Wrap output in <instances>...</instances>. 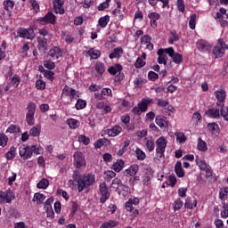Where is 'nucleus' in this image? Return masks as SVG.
Segmentation results:
<instances>
[{
	"mask_svg": "<svg viewBox=\"0 0 228 228\" xmlns=\"http://www.w3.org/2000/svg\"><path fill=\"white\" fill-rule=\"evenodd\" d=\"M73 180L77 183L78 193H81L86 188H90V186L94 185V183H95V175L86 174L81 175L75 172L73 174Z\"/></svg>",
	"mask_w": 228,
	"mask_h": 228,
	"instance_id": "nucleus-1",
	"label": "nucleus"
},
{
	"mask_svg": "<svg viewBox=\"0 0 228 228\" xmlns=\"http://www.w3.org/2000/svg\"><path fill=\"white\" fill-rule=\"evenodd\" d=\"M123 184L122 183V180H120V178H114L112 180V183H111V186L112 188H114L115 190H118L120 188V185Z\"/></svg>",
	"mask_w": 228,
	"mask_h": 228,
	"instance_id": "nucleus-51",
	"label": "nucleus"
},
{
	"mask_svg": "<svg viewBox=\"0 0 228 228\" xmlns=\"http://www.w3.org/2000/svg\"><path fill=\"white\" fill-rule=\"evenodd\" d=\"M37 22L38 24H41V26H46V24H52L54 26V24H56V16L53 12H49L44 17L38 18Z\"/></svg>",
	"mask_w": 228,
	"mask_h": 228,
	"instance_id": "nucleus-7",
	"label": "nucleus"
},
{
	"mask_svg": "<svg viewBox=\"0 0 228 228\" xmlns=\"http://www.w3.org/2000/svg\"><path fill=\"white\" fill-rule=\"evenodd\" d=\"M122 133V127L118 125H115L111 128L107 130V134L109 136L115 138V136H118Z\"/></svg>",
	"mask_w": 228,
	"mask_h": 228,
	"instance_id": "nucleus-17",
	"label": "nucleus"
},
{
	"mask_svg": "<svg viewBox=\"0 0 228 228\" xmlns=\"http://www.w3.org/2000/svg\"><path fill=\"white\" fill-rule=\"evenodd\" d=\"M94 69L97 72V74H99V76H102V74H104V72H106V66L104 65V63L98 61L95 63Z\"/></svg>",
	"mask_w": 228,
	"mask_h": 228,
	"instance_id": "nucleus-30",
	"label": "nucleus"
},
{
	"mask_svg": "<svg viewBox=\"0 0 228 228\" xmlns=\"http://www.w3.org/2000/svg\"><path fill=\"white\" fill-rule=\"evenodd\" d=\"M152 102V99H142L141 102L138 103V107L142 110V113H145L149 108V104Z\"/></svg>",
	"mask_w": 228,
	"mask_h": 228,
	"instance_id": "nucleus-21",
	"label": "nucleus"
},
{
	"mask_svg": "<svg viewBox=\"0 0 228 228\" xmlns=\"http://www.w3.org/2000/svg\"><path fill=\"white\" fill-rule=\"evenodd\" d=\"M183 200L181 199H177L173 203L174 211H179L181 208H183Z\"/></svg>",
	"mask_w": 228,
	"mask_h": 228,
	"instance_id": "nucleus-49",
	"label": "nucleus"
},
{
	"mask_svg": "<svg viewBox=\"0 0 228 228\" xmlns=\"http://www.w3.org/2000/svg\"><path fill=\"white\" fill-rule=\"evenodd\" d=\"M45 77H46V79H49V81H54V71L45 70Z\"/></svg>",
	"mask_w": 228,
	"mask_h": 228,
	"instance_id": "nucleus-63",
	"label": "nucleus"
},
{
	"mask_svg": "<svg viewBox=\"0 0 228 228\" xmlns=\"http://www.w3.org/2000/svg\"><path fill=\"white\" fill-rule=\"evenodd\" d=\"M38 190H47L49 188V180L47 178L41 179L37 184Z\"/></svg>",
	"mask_w": 228,
	"mask_h": 228,
	"instance_id": "nucleus-34",
	"label": "nucleus"
},
{
	"mask_svg": "<svg viewBox=\"0 0 228 228\" xmlns=\"http://www.w3.org/2000/svg\"><path fill=\"white\" fill-rule=\"evenodd\" d=\"M175 172L177 177H183L184 175V170L183 169V163L181 161H177L175 165Z\"/></svg>",
	"mask_w": 228,
	"mask_h": 228,
	"instance_id": "nucleus-29",
	"label": "nucleus"
},
{
	"mask_svg": "<svg viewBox=\"0 0 228 228\" xmlns=\"http://www.w3.org/2000/svg\"><path fill=\"white\" fill-rule=\"evenodd\" d=\"M198 150L200 151L201 152H206L208 151V143L202 138L198 139Z\"/></svg>",
	"mask_w": 228,
	"mask_h": 228,
	"instance_id": "nucleus-40",
	"label": "nucleus"
},
{
	"mask_svg": "<svg viewBox=\"0 0 228 228\" xmlns=\"http://www.w3.org/2000/svg\"><path fill=\"white\" fill-rule=\"evenodd\" d=\"M118 190H119V195L121 194L123 197H127L131 191L129 186L124 184H121Z\"/></svg>",
	"mask_w": 228,
	"mask_h": 228,
	"instance_id": "nucleus-41",
	"label": "nucleus"
},
{
	"mask_svg": "<svg viewBox=\"0 0 228 228\" xmlns=\"http://www.w3.org/2000/svg\"><path fill=\"white\" fill-rule=\"evenodd\" d=\"M159 1L163 4V8H170V5L168 4V3H170V0H148V3L149 4H151V6H156Z\"/></svg>",
	"mask_w": 228,
	"mask_h": 228,
	"instance_id": "nucleus-33",
	"label": "nucleus"
},
{
	"mask_svg": "<svg viewBox=\"0 0 228 228\" xmlns=\"http://www.w3.org/2000/svg\"><path fill=\"white\" fill-rule=\"evenodd\" d=\"M87 54L92 60H97L101 58V52L95 48H90L87 51Z\"/></svg>",
	"mask_w": 228,
	"mask_h": 228,
	"instance_id": "nucleus-28",
	"label": "nucleus"
},
{
	"mask_svg": "<svg viewBox=\"0 0 228 228\" xmlns=\"http://www.w3.org/2000/svg\"><path fill=\"white\" fill-rule=\"evenodd\" d=\"M215 58H222L225 54V48L223 46H215L213 49Z\"/></svg>",
	"mask_w": 228,
	"mask_h": 228,
	"instance_id": "nucleus-26",
	"label": "nucleus"
},
{
	"mask_svg": "<svg viewBox=\"0 0 228 228\" xmlns=\"http://www.w3.org/2000/svg\"><path fill=\"white\" fill-rule=\"evenodd\" d=\"M168 48H160L158 50L157 54H158V59L157 61L159 65H167V61H168Z\"/></svg>",
	"mask_w": 228,
	"mask_h": 228,
	"instance_id": "nucleus-10",
	"label": "nucleus"
},
{
	"mask_svg": "<svg viewBox=\"0 0 228 228\" xmlns=\"http://www.w3.org/2000/svg\"><path fill=\"white\" fill-rule=\"evenodd\" d=\"M67 124L69 126V129H77V127H79V126H81V122H79V120L74 119V118H69L67 120Z\"/></svg>",
	"mask_w": 228,
	"mask_h": 228,
	"instance_id": "nucleus-32",
	"label": "nucleus"
},
{
	"mask_svg": "<svg viewBox=\"0 0 228 228\" xmlns=\"http://www.w3.org/2000/svg\"><path fill=\"white\" fill-rule=\"evenodd\" d=\"M36 88L37 90H45V82L42 79L36 81Z\"/></svg>",
	"mask_w": 228,
	"mask_h": 228,
	"instance_id": "nucleus-55",
	"label": "nucleus"
},
{
	"mask_svg": "<svg viewBox=\"0 0 228 228\" xmlns=\"http://www.w3.org/2000/svg\"><path fill=\"white\" fill-rule=\"evenodd\" d=\"M118 224L119 223L117 220H109L107 222L102 223L100 228H114L118 227Z\"/></svg>",
	"mask_w": 228,
	"mask_h": 228,
	"instance_id": "nucleus-31",
	"label": "nucleus"
},
{
	"mask_svg": "<svg viewBox=\"0 0 228 228\" xmlns=\"http://www.w3.org/2000/svg\"><path fill=\"white\" fill-rule=\"evenodd\" d=\"M135 154H136V158H137L138 161H143L145 159V158H147L145 151L140 148H136Z\"/></svg>",
	"mask_w": 228,
	"mask_h": 228,
	"instance_id": "nucleus-43",
	"label": "nucleus"
},
{
	"mask_svg": "<svg viewBox=\"0 0 228 228\" xmlns=\"http://www.w3.org/2000/svg\"><path fill=\"white\" fill-rule=\"evenodd\" d=\"M148 78L150 81H156L159 79V75L154 71H149L148 73Z\"/></svg>",
	"mask_w": 228,
	"mask_h": 228,
	"instance_id": "nucleus-57",
	"label": "nucleus"
},
{
	"mask_svg": "<svg viewBox=\"0 0 228 228\" xmlns=\"http://www.w3.org/2000/svg\"><path fill=\"white\" fill-rule=\"evenodd\" d=\"M167 51L168 56L172 58L174 63H175L176 65L183 63V55L179 53H175V51L174 50V47H169L167 48Z\"/></svg>",
	"mask_w": 228,
	"mask_h": 228,
	"instance_id": "nucleus-11",
	"label": "nucleus"
},
{
	"mask_svg": "<svg viewBox=\"0 0 228 228\" xmlns=\"http://www.w3.org/2000/svg\"><path fill=\"white\" fill-rule=\"evenodd\" d=\"M17 35L20 38H24L26 40H33L36 37L35 29L29 27L28 28H20L17 29Z\"/></svg>",
	"mask_w": 228,
	"mask_h": 228,
	"instance_id": "nucleus-5",
	"label": "nucleus"
},
{
	"mask_svg": "<svg viewBox=\"0 0 228 228\" xmlns=\"http://www.w3.org/2000/svg\"><path fill=\"white\" fill-rule=\"evenodd\" d=\"M8 145V136L0 132V147H6Z\"/></svg>",
	"mask_w": 228,
	"mask_h": 228,
	"instance_id": "nucleus-48",
	"label": "nucleus"
},
{
	"mask_svg": "<svg viewBox=\"0 0 228 228\" xmlns=\"http://www.w3.org/2000/svg\"><path fill=\"white\" fill-rule=\"evenodd\" d=\"M37 44L39 51H43V53H45V51H47V38L38 37Z\"/></svg>",
	"mask_w": 228,
	"mask_h": 228,
	"instance_id": "nucleus-20",
	"label": "nucleus"
},
{
	"mask_svg": "<svg viewBox=\"0 0 228 228\" xmlns=\"http://www.w3.org/2000/svg\"><path fill=\"white\" fill-rule=\"evenodd\" d=\"M147 65V62L143 61V59L138 57L135 63L134 67L135 69H142V67H145Z\"/></svg>",
	"mask_w": 228,
	"mask_h": 228,
	"instance_id": "nucleus-52",
	"label": "nucleus"
},
{
	"mask_svg": "<svg viewBox=\"0 0 228 228\" xmlns=\"http://www.w3.org/2000/svg\"><path fill=\"white\" fill-rule=\"evenodd\" d=\"M197 165L200 168V170H207L208 167H209V165L206 163V160H197Z\"/></svg>",
	"mask_w": 228,
	"mask_h": 228,
	"instance_id": "nucleus-62",
	"label": "nucleus"
},
{
	"mask_svg": "<svg viewBox=\"0 0 228 228\" xmlns=\"http://www.w3.org/2000/svg\"><path fill=\"white\" fill-rule=\"evenodd\" d=\"M78 142H80V143H83V145H89L90 138L86 137V135H79Z\"/></svg>",
	"mask_w": 228,
	"mask_h": 228,
	"instance_id": "nucleus-58",
	"label": "nucleus"
},
{
	"mask_svg": "<svg viewBox=\"0 0 228 228\" xmlns=\"http://www.w3.org/2000/svg\"><path fill=\"white\" fill-rule=\"evenodd\" d=\"M151 40L152 37H151L149 35H144L141 37V44H142V45H147Z\"/></svg>",
	"mask_w": 228,
	"mask_h": 228,
	"instance_id": "nucleus-60",
	"label": "nucleus"
},
{
	"mask_svg": "<svg viewBox=\"0 0 228 228\" xmlns=\"http://www.w3.org/2000/svg\"><path fill=\"white\" fill-rule=\"evenodd\" d=\"M11 85H12V86H15L17 88V86L20 85V77H18V75H14L11 80Z\"/></svg>",
	"mask_w": 228,
	"mask_h": 228,
	"instance_id": "nucleus-56",
	"label": "nucleus"
},
{
	"mask_svg": "<svg viewBox=\"0 0 228 228\" xmlns=\"http://www.w3.org/2000/svg\"><path fill=\"white\" fill-rule=\"evenodd\" d=\"M195 26H197V14H191L189 20V28L195 29Z\"/></svg>",
	"mask_w": 228,
	"mask_h": 228,
	"instance_id": "nucleus-45",
	"label": "nucleus"
},
{
	"mask_svg": "<svg viewBox=\"0 0 228 228\" xmlns=\"http://www.w3.org/2000/svg\"><path fill=\"white\" fill-rule=\"evenodd\" d=\"M144 145L148 152H153L154 149H156V144L152 136H148L144 138Z\"/></svg>",
	"mask_w": 228,
	"mask_h": 228,
	"instance_id": "nucleus-15",
	"label": "nucleus"
},
{
	"mask_svg": "<svg viewBox=\"0 0 228 228\" xmlns=\"http://www.w3.org/2000/svg\"><path fill=\"white\" fill-rule=\"evenodd\" d=\"M63 4H65V0H56L54 2V6H57L60 10V14L63 15L65 13V9H63Z\"/></svg>",
	"mask_w": 228,
	"mask_h": 228,
	"instance_id": "nucleus-44",
	"label": "nucleus"
},
{
	"mask_svg": "<svg viewBox=\"0 0 228 228\" xmlns=\"http://www.w3.org/2000/svg\"><path fill=\"white\" fill-rule=\"evenodd\" d=\"M167 138H165V136H161L159 137L157 141H156V156L157 158H159V159H161V158H165V151L167 149Z\"/></svg>",
	"mask_w": 228,
	"mask_h": 228,
	"instance_id": "nucleus-4",
	"label": "nucleus"
},
{
	"mask_svg": "<svg viewBox=\"0 0 228 228\" xmlns=\"http://www.w3.org/2000/svg\"><path fill=\"white\" fill-rule=\"evenodd\" d=\"M43 153L44 148H42V146L22 144L19 148L20 157L22 158L24 161L30 159L33 154L40 155Z\"/></svg>",
	"mask_w": 228,
	"mask_h": 228,
	"instance_id": "nucleus-2",
	"label": "nucleus"
},
{
	"mask_svg": "<svg viewBox=\"0 0 228 228\" xmlns=\"http://www.w3.org/2000/svg\"><path fill=\"white\" fill-rule=\"evenodd\" d=\"M13 6L15 4L12 0H4V8L8 13H12V10H13Z\"/></svg>",
	"mask_w": 228,
	"mask_h": 228,
	"instance_id": "nucleus-37",
	"label": "nucleus"
},
{
	"mask_svg": "<svg viewBox=\"0 0 228 228\" xmlns=\"http://www.w3.org/2000/svg\"><path fill=\"white\" fill-rule=\"evenodd\" d=\"M214 95L216 99V106L219 108H223V106H225V99H227V92H225L224 89H218L214 92Z\"/></svg>",
	"mask_w": 228,
	"mask_h": 228,
	"instance_id": "nucleus-8",
	"label": "nucleus"
},
{
	"mask_svg": "<svg viewBox=\"0 0 228 228\" xmlns=\"http://www.w3.org/2000/svg\"><path fill=\"white\" fill-rule=\"evenodd\" d=\"M33 202H37V204H44V200H45V195L37 192L34 194Z\"/></svg>",
	"mask_w": 228,
	"mask_h": 228,
	"instance_id": "nucleus-38",
	"label": "nucleus"
},
{
	"mask_svg": "<svg viewBox=\"0 0 228 228\" xmlns=\"http://www.w3.org/2000/svg\"><path fill=\"white\" fill-rule=\"evenodd\" d=\"M138 170H140V167H138L136 164H134L124 171V175L126 177L129 175L133 177V175H136V174H138Z\"/></svg>",
	"mask_w": 228,
	"mask_h": 228,
	"instance_id": "nucleus-16",
	"label": "nucleus"
},
{
	"mask_svg": "<svg viewBox=\"0 0 228 228\" xmlns=\"http://www.w3.org/2000/svg\"><path fill=\"white\" fill-rule=\"evenodd\" d=\"M40 133H42V126L40 125H36L30 128L29 136L37 138V136H40Z\"/></svg>",
	"mask_w": 228,
	"mask_h": 228,
	"instance_id": "nucleus-25",
	"label": "nucleus"
},
{
	"mask_svg": "<svg viewBox=\"0 0 228 228\" xmlns=\"http://www.w3.org/2000/svg\"><path fill=\"white\" fill-rule=\"evenodd\" d=\"M207 127L211 131L212 134H220V126L216 122L208 123Z\"/></svg>",
	"mask_w": 228,
	"mask_h": 228,
	"instance_id": "nucleus-23",
	"label": "nucleus"
},
{
	"mask_svg": "<svg viewBox=\"0 0 228 228\" xmlns=\"http://www.w3.org/2000/svg\"><path fill=\"white\" fill-rule=\"evenodd\" d=\"M124 54V49L122 47L114 48L113 52L110 53V60H113L115 58H120Z\"/></svg>",
	"mask_w": 228,
	"mask_h": 228,
	"instance_id": "nucleus-22",
	"label": "nucleus"
},
{
	"mask_svg": "<svg viewBox=\"0 0 228 228\" xmlns=\"http://www.w3.org/2000/svg\"><path fill=\"white\" fill-rule=\"evenodd\" d=\"M126 164V162H124V160L122 159H118L117 160L116 163H114L112 165V170L116 171V172H120L122 170V168H124V165Z\"/></svg>",
	"mask_w": 228,
	"mask_h": 228,
	"instance_id": "nucleus-36",
	"label": "nucleus"
},
{
	"mask_svg": "<svg viewBox=\"0 0 228 228\" xmlns=\"http://www.w3.org/2000/svg\"><path fill=\"white\" fill-rule=\"evenodd\" d=\"M76 110H85V108H86V101L82 100V99H78L77 101V103L75 105Z\"/></svg>",
	"mask_w": 228,
	"mask_h": 228,
	"instance_id": "nucleus-46",
	"label": "nucleus"
},
{
	"mask_svg": "<svg viewBox=\"0 0 228 228\" xmlns=\"http://www.w3.org/2000/svg\"><path fill=\"white\" fill-rule=\"evenodd\" d=\"M28 51H29V43H25L22 46L21 54L23 58H26L28 56Z\"/></svg>",
	"mask_w": 228,
	"mask_h": 228,
	"instance_id": "nucleus-64",
	"label": "nucleus"
},
{
	"mask_svg": "<svg viewBox=\"0 0 228 228\" xmlns=\"http://www.w3.org/2000/svg\"><path fill=\"white\" fill-rule=\"evenodd\" d=\"M175 136L177 143H186L187 137L183 132H175Z\"/></svg>",
	"mask_w": 228,
	"mask_h": 228,
	"instance_id": "nucleus-35",
	"label": "nucleus"
},
{
	"mask_svg": "<svg viewBox=\"0 0 228 228\" xmlns=\"http://www.w3.org/2000/svg\"><path fill=\"white\" fill-rule=\"evenodd\" d=\"M105 181H107V183H110V181H111V179H114V177H117V173L113 172V171H107L105 172Z\"/></svg>",
	"mask_w": 228,
	"mask_h": 228,
	"instance_id": "nucleus-53",
	"label": "nucleus"
},
{
	"mask_svg": "<svg viewBox=\"0 0 228 228\" xmlns=\"http://www.w3.org/2000/svg\"><path fill=\"white\" fill-rule=\"evenodd\" d=\"M205 115L208 117V118H220V109H208Z\"/></svg>",
	"mask_w": 228,
	"mask_h": 228,
	"instance_id": "nucleus-19",
	"label": "nucleus"
},
{
	"mask_svg": "<svg viewBox=\"0 0 228 228\" xmlns=\"http://www.w3.org/2000/svg\"><path fill=\"white\" fill-rule=\"evenodd\" d=\"M76 89L72 87H69V86H65L62 89L61 97H70V95H75Z\"/></svg>",
	"mask_w": 228,
	"mask_h": 228,
	"instance_id": "nucleus-27",
	"label": "nucleus"
},
{
	"mask_svg": "<svg viewBox=\"0 0 228 228\" xmlns=\"http://www.w3.org/2000/svg\"><path fill=\"white\" fill-rule=\"evenodd\" d=\"M26 122L28 126H35V113L37 111V104L30 102L27 105Z\"/></svg>",
	"mask_w": 228,
	"mask_h": 228,
	"instance_id": "nucleus-3",
	"label": "nucleus"
},
{
	"mask_svg": "<svg viewBox=\"0 0 228 228\" xmlns=\"http://www.w3.org/2000/svg\"><path fill=\"white\" fill-rule=\"evenodd\" d=\"M122 69L123 67L119 63H117L114 66H110L108 69V72L110 76H116L117 73L122 72Z\"/></svg>",
	"mask_w": 228,
	"mask_h": 228,
	"instance_id": "nucleus-24",
	"label": "nucleus"
},
{
	"mask_svg": "<svg viewBox=\"0 0 228 228\" xmlns=\"http://www.w3.org/2000/svg\"><path fill=\"white\" fill-rule=\"evenodd\" d=\"M220 115L221 117H223L225 122H228V107H225V105L223 107H220Z\"/></svg>",
	"mask_w": 228,
	"mask_h": 228,
	"instance_id": "nucleus-47",
	"label": "nucleus"
},
{
	"mask_svg": "<svg viewBox=\"0 0 228 228\" xmlns=\"http://www.w3.org/2000/svg\"><path fill=\"white\" fill-rule=\"evenodd\" d=\"M196 47L201 53H209L211 51V45L204 39H200L196 43Z\"/></svg>",
	"mask_w": 228,
	"mask_h": 228,
	"instance_id": "nucleus-13",
	"label": "nucleus"
},
{
	"mask_svg": "<svg viewBox=\"0 0 228 228\" xmlns=\"http://www.w3.org/2000/svg\"><path fill=\"white\" fill-rule=\"evenodd\" d=\"M99 190L101 193L100 202L102 204H105L106 200L110 199V191L108 190V185L106 184V182H102L99 185Z\"/></svg>",
	"mask_w": 228,
	"mask_h": 228,
	"instance_id": "nucleus-9",
	"label": "nucleus"
},
{
	"mask_svg": "<svg viewBox=\"0 0 228 228\" xmlns=\"http://www.w3.org/2000/svg\"><path fill=\"white\" fill-rule=\"evenodd\" d=\"M15 152H17V148L12 146L10 151L6 153V159H13V158H15Z\"/></svg>",
	"mask_w": 228,
	"mask_h": 228,
	"instance_id": "nucleus-50",
	"label": "nucleus"
},
{
	"mask_svg": "<svg viewBox=\"0 0 228 228\" xmlns=\"http://www.w3.org/2000/svg\"><path fill=\"white\" fill-rule=\"evenodd\" d=\"M155 122L157 126H159L161 128H168V121L167 120V117L165 116H157Z\"/></svg>",
	"mask_w": 228,
	"mask_h": 228,
	"instance_id": "nucleus-18",
	"label": "nucleus"
},
{
	"mask_svg": "<svg viewBox=\"0 0 228 228\" xmlns=\"http://www.w3.org/2000/svg\"><path fill=\"white\" fill-rule=\"evenodd\" d=\"M74 165L77 168H81V167H85L86 162L85 161V156L81 151H77L74 153Z\"/></svg>",
	"mask_w": 228,
	"mask_h": 228,
	"instance_id": "nucleus-12",
	"label": "nucleus"
},
{
	"mask_svg": "<svg viewBox=\"0 0 228 228\" xmlns=\"http://www.w3.org/2000/svg\"><path fill=\"white\" fill-rule=\"evenodd\" d=\"M108 22H110L109 15L102 16L98 20V24L101 28H106L108 26Z\"/></svg>",
	"mask_w": 228,
	"mask_h": 228,
	"instance_id": "nucleus-42",
	"label": "nucleus"
},
{
	"mask_svg": "<svg viewBox=\"0 0 228 228\" xmlns=\"http://www.w3.org/2000/svg\"><path fill=\"white\" fill-rule=\"evenodd\" d=\"M49 55L53 60H59V58H61L63 56V51H61V48H60L58 46H53L49 51Z\"/></svg>",
	"mask_w": 228,
	"mask_h": 228,
	"instance_id": "nucleus-14",
	"label": "nucleus"
},
{
	"mask_svg": "<svg viewBox=\"0 0 228 228\" xmlns=\"http://www.w3.org/2000/svg\"><path fill=\"white\" fill-rule=\"evenodd\" d=\"M12 200H15V193L12 189L5 191H0V204H10Z\"/></svg>",
	"mask_w": 228,
	"mask_h": 228,
	"instance_id": "nucleus-6",
	"label": "nucleus"
},
{
	"mask_svg": "<svg viewBox=\"0 0 228 228\" xmlns=\"http://www.w3.org/2000/svg\"><path fill=\"white\" fill-rule=\"evenodd\" d=\"M21 129L17 125H10V126L6 129V133H10V134H17V133H21Z\"/></svg>",
	"mask_w": 228,
	"mask_h": 228,
	"instance_id": "nucleus-39",
	"label": "nucleus"
},
{
	"mask_svg": "<svg viewBox=\"0 0 228 228\" xmlns=\"http://www.w3.org/2000/svg\"><path fill=\"white\" fill-rule=\"evenodd\" d=\"M44 67H45V69H48V70H54V69L56 68V64L51 61H45Z\"/></svg>",
	"mask_w": 228,
	"mask_h": 228,
	"instance_id": "nucleus-54",
	"label": "nucleus"
},
{
	"mask_svg": "<svg viewBox=\"0 0 228 228\" xmlns=\"http://www.w3.org/2000/svg\"><path fill=\"white\" fill-rule=\"evenodd\" d=\"M46 216L51 220H54V210H53V207H46Z\"/></svg>",
	"mask_w": 228,
	"mask_h": 228,
	"instance_id": "nucleus-59",
	"label": "nucleus"
},
{
	"mask_svg": "<svg viewBox=\"0 0 228 228\" xmlns=\"http://www.w3.org/2000/svg\"><path fill=\"white\" fill-rule=\"evenodd\" d=\"M104 142H108V140L107 139H98L94 142L95 149H102V147H104Z\"/></svg>",
	"mask_w": 228,
	"mask_h": 228,
	"instance_id": "nucleus-61",
	"label": "nucleus"
}]
</instances>
